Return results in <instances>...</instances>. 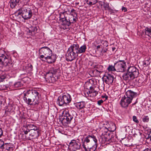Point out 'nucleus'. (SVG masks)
I'll return each mask as SVG.
<instances>
[{
  "label": "nucleus",
  "mask_w": 151,
  "mask_h": 151,
  "mask_svg": "<svg viewBox=\"0 0 151 151\" xmlns=\"http://www.w3.org/2000/svg\"><path fill=\"white\" fill-rule=\"evenodd\" d=\"M136 93L131 90H128L124 96L127 98H129L132 100L136 96Z\"/></svg>",
  "instance_id": "18"
},
{
  "label": "nucleus",
  "mask_w": 151,
  "mask_h": 151,
  "mask_svg": "<svg viewBox=\"0 0 151 151\" xmlns=\"http://www.w3.org/2000/svg\"><path fill=\"white\" fill-rule=\"evenodd\" d=\"M12 63V61L9 55L3 49H0V64L6 66Z\"/></svg>",
  "instance_id": "4"
},
{
  "label": "nucleus",
  "mask_w": 151,
  "mask_h": 151,
  "mask_svg": "<svg viewBox=\"0 0 151 151\" xmlns=\"http://www.w3.org/2000/svg\"><path fill=\"white\" fill-rule=\"evenodd\" d=\"M3 132L2 129L0 128V137H1L3 135Z\"/></svg>",
  "instance_id": "37"
},
{
  "label": "nucleus",
  "mask_w": 151,
  "mask_h": 151,
  "mask_svg": "<svg viewBox=\"0 0 151 151\" xmlns=\"http://www.w3.org/2000/svg\"><path fill=\"white\" fill-rule=\"evenodd\" d=\"M116 12V11H114L113 10H112L111 11V14H115V12Z\"/></svg>",
  "instance_id": "41"
},
{
  "label": "nucleus",
  "mask_w": 151,
  "mask_h": 151,
  "mask_svg": "<svg viewBox=\"0 0 151 151\" xmlns=\"http://www.w3.org/2000/svg\"><path fill=\"white\" fill-rule=\"evenodd\" d=\"M29 132V131L26 130L24 131V134H27L28 133V132Z\"/></svg>",
  "instance_id": "42"
},
{
  "label": "nucleus",
  "mask_w": 151,
  "mask_h": 151,
  "mask_svg": "<svg viewBox=\"0 0 151 151\" xmlns=\"http://www.w3.org/2000/svg\"><path fill=\"white\" fill-rule=\"evenodd\" d=\"M107 50V49H102L101 51V53L103 54L104 53L106 52Z\"/></svg>",
  "instance_id": "38"
},
{
  "label": "nucleus",
  "mask_w": 151,
  "mask_h": 151,
  "mask_svg": "<svg viewBox=\"0 0 151 151\" xmlns=\"http://www.w3.org/2000/svg\"><path fill=\"white\" fill-rule=\"evenodd\" d=\"M35 29H34V31H35V29H36V28L35 27Z\"/></svg>",
  "instance_id": "49"
},
{
  "label": "nucleus",
  "mask_w": 151,
  "mask_h": 151,
  "mask_svg": "<svg viewBox=\"0 0 151 151\" xmlns=\"http://www.w3.org/2000/svg\"><path fill=\"white\" fill-rule=\"evenodd\" d=\"M132 100L129 98H127L124 96L122 98L120 102V104L122 106L126 108L132 102Z\"/></svg>",
  "instance_id": "13"
},
{
  "label": "nucleus",
  "mask_w": 151,
  "mask_h": 151,
  "mask_svg": "<svg viewBox=\"0 0 151 151\" xmlns=\"http://www.w3.org/2000/svg\"><path fill=\"white\" fill-rule=\"evenodd\" d=\"M137 102H135V103H134V104H136V103H137Z\"/></svg>",
  "instance_id": "50"
},
{
  "label": "nucleus",
  "mask_w": 151,
  "mask_h": 151,
  "mask_svg": "<svg viewBox=\"0 0 151 151\" xmlns=\"http://www.w3.org/2000/svg\"><path fill=\"white\" fill-rule=\"evenodd\" d=\"M145 34L151 37V28L147 27L145 29Z\"/></svg>",
  "instance_id": "23"
},
{
  "label": "nucleus",
  "mask_w": 151,
  "mask_h": 151,
  "mask_svg": "<svg viewBox=\"0 0 151 151\" xmlns=\"http://www.w3.org/2000/svg\"><path fill=\"white\" fill-rule=\"evenodd\" d=\"M122 77L123 79L125 80H130L135 78L127 70V73L124 74Z\"/></svg>",
  "instance_id": "17"
},
{
  "label": "nucleus",
  "mask_w": 151,
  "mask_h": 151,
  "mask_svg": "<svg viewBox=\"0 0 151 151\" xmlns=\"http://www.w3.org/2000/svg\"><path fill=\"white\" fill-rule=\"evenodd\" d=\"M86 49L85 45H83L80 47L78 44H74L70 46L68 48L66 54L67 60L72 61L75 59L79 53L85 52Z\"/></svg>",
  "instance_id": "2"
},
{
  "label": "nucleus",
  "mask_w": 151,
  "mask_h": 151,
  "mask_svg": "<svg viewBox=\"0 0 151 151\" xmlns=\"http://www.w3.org/2000/svg\"><path fill=\"white\" fill-rule=\"evenodd\" d=\"M35 132H33V134H30V136L31 137H33L35 136V134H38V132L37 130H34Z\"/></svg>",
  "instance_id": "32"
},
{
  "label": "nucleus",
  "mask_w": 151,
  "mask_h": 151,
  "mask_svg": "<svg viewBox=\"0 0 151 151\" xmlns=\"http://www.w3.org/2000/svg\"><path fill=\"white\" fill-rule=\"evenodd\" d=\"M143 151H151V149L149 148H147L144 150Z\"/></svg>",
  "instance_id": "39"
},
{
  "label": "nucleus",
  "mask_w": 151,
  "mask_h": 151,
  "mask_svg": "<svg viewBox=\"0 0 151 151\" xmlns=\"http://www.w3.org/2000/svg\"><path fill=\"white\" fill-rule=\"evenodd\" d=\"M4 143V142L3 140L1 139H0V151L1 150V147L2 146Z\"/></svg>",
  "instance_id": "34"
},
{
  "label": "nucleus",
  "mask_w": 151,
  "mask_h": 151,
  "mask_svg": "<svg viewBox=\"0 0 151 151\" xmlns=\"http://www.w3.org/2000/svg\"><path fill=\"white\" fill-rule=\"evenodd\" d=\"M76 16L73 17H71L69 19L68 21L66 19H64L63 21L64 22V23L67 26H70L71 23H74L76 22Z\"/></svg>",
  "instance_id": "16"
},
{
  "label": "nucleus",
  "mask_w": 151,
  "mask_h": 151,
  "mask_svg": "<svg viewBox=\"0 0 151 151\" xmlns=\"http://www.w3.org/2000/svg\"><path fill=\"white\" fill-rule=\"evenodd\" d=\"M70 14L71 16H72V17H75V15H76V16H77V15L76 13L75 10L73 9L71 10L70 12Z\"/></svg>",
  "instance_id": "28"
},
{
  "label": "nucleus",
  "mask_w": 151,
  "mask_h": 151,
  "mask_svg": "<svg viewBox=\"0 0 151 151\" xmlns=\"http://www.w3.org/2000/svg\"><path fill=\"white\" fill-rule=\"evenodd\" d=\"M75 106L78 109H82L85 107L86 103L84 101H81L74 104Z\"/></svg>",
  "instance_id": "19"
},
{
  "label": "nucleus",
  "mask_w": 151,
  "mask_h": 151,
  "mask_svg": "<svg viewBox=\"0 0 151 151\" xmlns=\"http://www.w3.org/2000/svg\"><path fill=\"white\" fill-rule=\"evenodd\" d=\"M115 66V63H114V65H109L107 68V70L109 71H116Z\"/></svg>",
  "instance_id": "24"
},
{
  "label": "nucleus",
  "mask_w": 151,
  "mask_h": 151,
  "mask_svg": "<svg viewBox=\"0 0 151 151\" xmlns=\"http://www.w3.org/2000/svg\"><path fill=\"white\" fill-rule=\"evenodd\" d=\"M84 111L83 109H82V110L81 111V112H84Z\"/></svg>",
  "instance_id": "48"
},
{
  "label": "nucleus",
  "mask_w": 151,
  "mask_h": 151,
  "mask_svg": "<svg viewBox=\"0 0 151 151\" xmlns=\"http://www.w3.org/2000/svg\"><path fill=\"white\" fill-rule=\"evenodd\" d=\"M150 64V62L148 60H145L144 62V64L146 65H148Z\"/></svg>",
  "instance_id": "33"
},
{
  "label": "nucleus",
  "mask_w": 151,
  "mask_h": 151,
  "mask_svg": "<svg viewBox=\"0 0 151 151\" xmlns=\"http://www.w3.org/2000/svg\"><path fill=\"white\" fill-rule=\"evenodd\" d=\"M97 143H94L92 147L88 145L86 147V148H84V149L85 151H95L97 147Z\"/></svg>",
  "instance_id": "20"
},
{
  "label": "nucleus",
  "mask_w": 151,
  "mask_h": 151,
  "mask_svg": "<svg viewBox=\"0 0 151 151\" xmlns=\"http://www.w3.org/2000/svg\"><path fill=\"white\" fill-rule=\"evenodd\" d=\"M103 102V101L102 99H101L98 101L97 104L99 105H100Z\"/></svg>",
  "instance_id": "35"
},
{
  "label": "nucleus",
  "mask_w": 151,
  "mask_h": 151,
  "mask_svg": "<svg viewBox=\"0 0 151 151\" xmlns=\"http://www.w3.org/2000/svg\"><path fill=\"white\" fill-rule=\"evenodd\" d=\"M26 0V1H27V2H29V0Z\"/></svg>",
  "instance_id": "47"
},
{
  "label": "nucleus",
  "mask_w": 151,
  "mask_h": 151,
  "mask_svg": "<svg viewBox=\"0 0 151 151\" xmlns=\"http://www.w3.org/2000/svg\"><path fill=\"white\" fill-rule=\"evenodd\" d=\"M103 6L105 10L109 9V4L107 3H104Z\"/></svg>",
  "instance_id": "30"
},
{
  "label": "nucleus",
  "mask_w": 151,
  "mask_h": 151,
  "mask_svg": "<svg viewBox=\"0 0 151 151\" xmlns=\"http://www.w3.org/2000/svg\"><path fill=\"white\" fill-rule=\"evenodd\" d=\"M59 70L55 68H50L49 70L47 72L45 77L48 79L49 82L51 83H54L56 81L55 76Z\"/></svg>",
  "instance_id": "7"
},
{
  "label": "nucleus",
  "mask_w": 151,
  "mask_h": 151,
  "mask_svg": "<svg viewBox=\"0 0 151 151\" xmlns=\"http://www.w3.org/2000/svg\"><path fill=\"white\" fill-rule=\"evenodd\" d=\"M73 118V115L69 113L68 110L65 109L63 111L60 120L62 124L65 125L70 124Z\"/></svg>",
  "instance_id": "5"
},
{
  "label": "nucleus",
  "mask_w": 151,
  "mask_h": 151,
  "mask_svg": "<svg viewBox=\"0 0 151 151\" xmlns=\"http://www.w3.org/2000/svg\"><path fill=\"white\" fill-rule=\"evenodd\" d=\"M92 141H93L94 143H97V140L94 135H89L86 137L83 141L82 146L83 148H86V147L89 145L90 142Z\"/></svg>",
  "instance_id": "8"
},
{
  "label": "nucleus",
  "mask_w": 151,
  "mask_h": 151,
  "mask_svg": "<svg viewBox=\"0 0 151 151\" xmlns=\"http://www.w3.org/2000/svg\"><path fill=\"white\" fill-rule=\"evenodd\" d=\"M23 99L28 105L38 104L40 99V95L35 90H29L23 93Z\"/></svg>",
  "instance_id": "1"
},
{
  "label": "nucleus",
  "mask_w": 151,
  "mask_h": 151,
  "mask_svg": "<svg viewBox=\"0 0 151 151\" xmlns=\"http://www.w3.org/2000/svg\"><path fill=\"white\" fill-rule=\"evenodd\" d=\"M122 11H124V12H126L127 11V9L125 7H123L122 8Z\"/></svg>",
  "instance_id": "40"
},
{
  "label": "nucleus",
  "mask_w": 151,
  "mask_h": 151,
  "mask_svg": "<svg viewBox=\"0 0 151 151\" xmlns=\"http://www.w3.org/2000/svg\"><path fill=\"white\" fill-rule=\"evenodd\" d=\"M133 121L135 122L136 123H138L139 122V121L137 120V117L135 116H133Z\"/></svg>",
  "instance_id": "31"
},
{
  "label": "nucleus",
  "mask_w": 151,
  "mask_h": 151,
  "mask_svg": "<svg viewBox=\"0 0 151 151\" xmlns=\"http://www.w3.org/2000/svg\"><path fill=\"white\" fill-rule=\"evenodd\" d=\"M101 47V46L100 45H98L97 47V49Z\"/></svg>",
  "instance_id": "44"
},
{
  "label": "nucleus",
  "mask_w": 151,
  "mask_h": 151,
  "mask_svg": "<svg viewBox=\"0 0 151 151\" xmlns=\"http://www.w3.org/2000/svg\"><path fill=\"white\" fill-rule=\"evenodd\" d=\"M113 50H114V49L113 48Z\"/></svg>",
  "instance_id": "51"
},
{
  "label": "nucleus",
  "mask_w": 151,
  "mask_h": 151,
  "mask_svg": "<svg viewBox=\"0 0 151 151\" xmlns=\"http://www.w3.org/2000/svg\"><path fill=\"white\" fill-rule=\"evenodd\" d=\"M127 70L135 78L138 76L139 72L137 69L135 67L130 66L129 67Z\"/></svg>",
  "instance_id": "15"
},
{
  "label": "nucleus",
  "mask_w": 151,
  "mask_h": 151,
  "mask_svg": "<svg viewBox=\"0 0 151 151\" xmlns=\"http://www.w3.org/2000/svg\"><path fill=\"white\" fill-rule=\"evenodd\" d=\"M104 81L109 85L111 84L114 79V77L113 74L106 73L104 76Z\"/></svg>",
  "instance_id": "14"
},
{
  "label": "nucleus",
  "mask_w": 151,
  "mask_h": 151,
  "mask_svg": "<svg viewBox=\"0 0 151 151\" xmlns=\"http://www.w3.org/2000/svg\"><path fill=\"white\" fill-rule=\"evenodd\" d=\"M40 57L44 58L45 61L48 63H52L55 62L56 59L55 55H54L50 48L47 47H43L39 50Z\"/></svg>",
  "instance_id": "3"
},
{
  "label": "nucleus",
  "mask_w": 151,
  "mask_h": 151,
  "mask_svg": "<svg viewBox=\"0 0 151 151\" xmlns=\"http://www.w3.org/2000/svg\"><path fill=\"white\" fill-rule=\"evenodd\" d=\"M22 85V84L20 81H18L15 83L14 84V87L18 88L21 87Z\"/></svg>",
  "instance_id": "26"
},
{
  "label": "nucleus",
  "mask_w": 151,
  "mask_h": 151,
  "mask_svg": "<svg viewBox=\"0 0 151 151\" xmlns=\"http://www.w3.org/2000/svg\"><path fill=\"white\" fill-rule=\"evenodd\" d=\"M18 15L20 14V13L19 12L17 13Z\"/></svg>",
  "instance_id": "46"
},
{
  "label": "nucleus",
  "mask_w": 151,
  "mask_h": 151,
  "mask_svg": "<svg viewBox=\"0 0 151 151\" xmlns=\"http://www.w3.org/2000/svg\"><path fill=\"white\" fill-rule=\"evenodd\" d=\"M116 71L123 72L125 71L126 65L125 62L124 60H119L115 63Z\"/></svg>",
  "instance_id": "10"
},
{
  "label": "nucleus",
  "mask_w": 151,
  "mask_h": 151,
  "mask_svg": "<svg viewBox=\"0 0 151 151\" xmlns=\"http://www.w3.org/2000/svg\"><path fill=\"white\" fill-rule=\"evenodd\" d=\"M34 130H35V129H32H32H31V131H34Z\"/></svg>",
  "instance_id": "45"
},
{
  "label": "nucleus",
  "mask_w": 151,
  "mask_h": 151,
  "mask_svg": "<svg viewBox=\"0 0 151 151\" xmlns=\"http://www.w3.org/2000/svg\"><path fill=\"white\" fill-rule=\"evenodd\" d=\"M81 144L78 140H72L69 143V147L72 151L79 150L81 147Z\"/></svg>",
  "instance_id": "12"
},
{
  "label": "nucleus",
  "mask_w": 151,
  "mask_h": 151,
  "mask_svg": "<svg viewBox=\"0 0 151 151\" xmlns=\"http://www.w3.org/2000/svg\"><path fill=\"white\" fill-rule=\"evenodd\" d=\"M87 88V91H85V93H86L88 96L93 97L96 96L98 94V92L94 90L93 88L91 86V84L89 82L87 83L86 85Z\"/></svg>",
  "instance_id": "9"
},
{
  "label": "nucleus",
  "mask_w": 151,
  "mask_h": 151,
  "mask_svg": "<svg viewBox=\"0 0 151 151\" xmlns=\"http://www.w3.org/2000/svg\"><path fill=\"white\" fill-rule=\"evenodd\" d=\"M71 101V96L66 93L58 97L57 103L60 106H62L69 104Z\"/></svg>",
  "instance_id": "6"
},
{
  "label": "nucleus",
  "mask_w": 151,
  "mask_h": 151,
  "mask_svg": "<svg viewBox=\"0 0 151 151\" xmlns=\"http://www.w3.org/2000/svg\"><path fill=\"white\" fill-rule=\"evenodd\" d=\"M8 143H4L3 145L1 147V150L0 151H6V149L7 147V146Z\"/></svg>",
  "instance_id": "25"
},
{
  "label": "nucleus",
  "mask_w": 151,
  "mask_h": 151,
  "mask_svg": "<svg viewBox=\"0 0 151 151\" xmlns=\"http://www.w3.org/2000/svg\"><path fill=\"white\" fill-rule=\"evenodd\" d=\"M28 66L29 67V70H31L32 69V65L31 64H28Z\"/></svg>",
  "instance_id": "36"
},
{
  "label": "nucleus",
  "mask_w": 151,
  "mask_h": 151,
  "mask_svg": "<svg viewBox=\"0 0 151 151\" xmlns=\"http://www.w3.org/2000/svg\"><path fill=\"white\" fill-rule=\"evenodd\" d=\"M19 1V0H11L10 2V5L11 8H13L17 5Z\"/></svg>",
  "instance_id": "21"
},
{
  "label": "nucleus",
  "mask_w": 151,
  "mask_h": 151,
  "mask_svg": "<svg viewBox=\"0 0 151 151\" xmlns=\"http://www.w3.org/2000/svg\"><path fill=\"white\" fill-rule=\"evenodd\" d=\"M22 17L24 19H30L32 16V10L29 8L24 7L21 9Z\"/></svg>",
  "instance_id": "11"
},
{
  "label": "nucleus",
  "mask_w": 151,
  "mask_h": 151,
  "mask_svg": "<svg viewBox=\"0 0 151 151\" xmlns=\"http://www.w3.org/2000/svg\"><path fill=\"white\" fill-rule=\"evenodd\" d=\"M14 148V146L11 143H8L6 149V151H13Z\"/></svg>",
  "instance_id": "22"
},
{
  "label": "nucleus",
  "mask_w": 151,
  "mask_h": 151,
  "mask_svg": "<svg viewBox=\"0 0 151 151\" xmlns=\"http://www.w3.org/2000/svg\"><path fill=\"white\" fill-rule=\"evenodd\" d=\"M94 4H93V3L91 1H90L88 4H89L90 5H91Z\"/></svg>",
  "instance_id": "43"
},
{
  "label": "nucleus",
  "mask_w": 151,
  "mask_h": 151,
  "mask_svg": "<svg viewBox=\"0 0 151 151\" xmlns=\"http://www.w3.org/2000/svg\"><path fill=\"white\" fill-rule=\"evenodd\" d=\"M96 68H100V70H99L98 69H96V71H98V72H101V70H102V68H103V67L101 65H97L96 66Z\"/></svg>",
  "instance_id": "29"
},
{
  "label": "nucleus",
  "mask_w": 151,
  "mask_h": 151,
  "mask_svg": "<svg viewBox=\"0 0 151 151\" xmlns=\"http://www.w3.org/2000/svg\"><path fill=\"white\" fill-rule=\"evenodd\" d=\"M149 119L148 116H144L142 118V120L144 122H148L149 121Z\"/></svg>",
  "instance_id": "27"
}]
</instances>
